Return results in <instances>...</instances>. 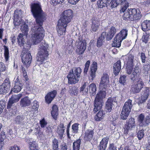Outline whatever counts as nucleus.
<instances>
[{"label":"nucleus","mask_w":150,"mask_h":150,"mask_svg":"<svg viewBox=\"0 0 150 150\" xmlns=\"http://www.w3.org/2000/svg\"><path fill=\"white\" fill-rule=\"evenodd\" d=\"M22 12L21 10H16L14 11L13 18V23L16 27L22 24L21 29L22 33H20L18 36L17 39L18 44L21 46H23L25 43V39L27 38L29 30L28 26L24 23L21 19Z\"/></svg>","instance_id":"nucleus-1"},{"label":"nucleus","mask_w":150,"mask_h":150,"mask_svg":"<svg viewBox=\"0 0 150 150\" xmlns=\"http://www.w3.org/2000/svg\"><path fill=\"white\" fill-rule=\"evenodd\" d=\"M31 11L35 18L36 25L42 26L45 19L46 15L42 9L40 4L38 2L33 4L31 6Z\"/></svg>","instance_id":"nucleus-2"},{"label":"nucleus","mask_w":150,"mask_h":150,"mask_svg":"<svg viewBox=\"0 0 150 150\" xmlns=\"http://www.w3.org/2000/svg\"><path fill=\"white\" fill-rule=\"evenodd\" d=\"M32 32V39L29 41L28 45H36L40 42L43 39L45 35L44 30L42 26L34 25L31 30Z\"/></svg>","instance_id":"nucleus-3"},{"label":"nucleus","mask_w":150,"mask_h":150,"mask_svg":"<svg viewBox=\"0 0 150 150\" xmlns=\"http://www.w3.org/2000/svg\"><path fill=\"white\" fill-rule=\"evenodd\" d=\"M48 45L43 41L39 46L40 50L38 51L37 57V61L40 62V64H42L43 62L47 60L49 55L47 49Z\"/></svg>","instance_id":"nucleus-4"},{"label":"nucleus","mask_w":150,"mask_h":150,"mask_svg":"<svg viewBox=\"0 0 150 150\" xmlns=\"http://www.w3.org/2000/svg\"><path fill=\"white\" fill-rule=\"evenodd\" d=\"M81 72V69L79 67L73 68L70 70L67 76L68 83L70 84L77 83L80 77V75Z\"/></svg>","instance_id":"nucleus-5"},{"label":"nucleus","mask_w":150,"mask_h":150,"mask_svg":"<svg viewBox=\"0 0 150 150\" xmlns=\"http://www.w3.org/2000/svg\"><path fill=\"white\" fill-rule=\"evenodd\" d=\"M100 91L97 94L95 100L94 108L93 111L96 112L101 109L103 105L102 99L105 98L106 89H100Z\"/></svg>","instance_id":"nucleus-6"},{"label":"nucleus","mask_w":150,"mask_h":150,"mask_svg":"<svg viewBox=\"0 0 150 150\" xmlns=\"http://www.w3.org/2000/svg\"><path fill=\"white\" fill-rule=\"evenodd\" d=\"M116 30L113 27L111 28L110 31L108 33L106 34V33L103 32L101 34V35L98 38L97 41V46L98 47H100L102 45L103 43L105 41V38H106L108 40H111L113 37L115 33Z\"/></svg>","instance_id":"nucleus-7"},{"label":"nucleus","mask_w":150,"mask_h":150,"mask_svg":"<svg viewBox=\"0 0 150 150\" xmlns=\"http://www.w3.org/2000/svg\"><path fill=\"white\" fill-rule=\"evenodd\" d=\"M23 96L22 93H20L13 96L9 99L7 105V108L9 109V111L11 112V116L14 115L16 114V108L13 106V104L18 102Z\"/></svg>","instance_id":"nucleus-8"},{"label":"nucleus","mask_w":150,"mask_h":150,"mask_svg":"<svg viewBox=\"0 0 150 150\" xmlns=\"http://www.w3.org/2000/svg\"><path fill=\"white\" fill-rule=\"evenodd\" d=\"M110 2L111 6L114 8L117 5L122 3V0H98V6L99 8H102L109 4Z\"/></svg>","instance_id":"nucleus-9"},{"label":"nucleus","mask_w":150,"mask_h":150,"mask_svg":"<svg viewBox=\"0 0 150 150\" xmlns=\"http://www.w3.org/2000/svg\"><path fill=\"white\" fill-rule=\"evenodd\" d=\"M132 106V100L128 99L122 107V120L127 119L131 111Z\"/></svg>","instance_id":"nucleus-10"},{"label":"nucleus","mask_w":150,"mask_h":150,"mask_svg":"<svg viewBox=\"0 0 150 150\" xmlns=\"http://www.w3.org/2000/svg\"><path fill=\"white\" fill-rule=\"evenodd\" d=\"M75 46L76 53L79 54H82L86 48V43L85 40L79 38L76 42Z\"/></svg>","instance_id":"nucleus-11"},{"label":"nucleus","mask_w":150,"mask_h":150,"mask_svg":"<svg viewBox=\"0 0 150 150\" xmlns=\"http://www.w3.org/2000/svg\"><path fill=\"white\" fill-rule=\"evenodd\" d=\"M122 12L123 14L122 15V18L125 20H129L131 21V10L129 9L126 10L127 8L129 7V3L126 0L122 1Z\"/></svg>","instance_id":"nucleus-12"},{"label":"nucleus","mask_w":150,"mask_h":150,"mask_svg":"<svg viewBox=\"0 0 150 150\" xmlns=\"http://www.w3.org/2000/svg\"><path fill=\"white\" fill-rule=\"evenodd\" d=\"M73 17V12L71 9L65 10L62 14V16L59 20L63 23L68 24L71 21Z\"/></svg>","instance_id":"nucleus-13"},{"label":"nucleus","mask_w":150,"mask_h":150,"mask_svg":"<svg viewBox=\"0 0 150 150\" xmlns=\"http://www.w3.org/2000/svg\"><path fill=\"white\" fill-rule=\"evenodd\" d=\"M134 56L131 54L129 55L127 59L126 63L125 62L124 65L126 67V69L127 74H129L132 72L133 69L134 64Z\"/></svg>","instance_id":"nucleus-14"},{"label":"nucleus","mask_w":150,"mask_h":150,"mask_svg":"<svg viewBox=\"0 0 150 150\" xmlns=\"http://www.w3.org/2000/svg\"><path fill=\"white\" fill-rule=\"evenodd\" d=\"M137 120L140 126H147L150 123V115L147 116L145 118L144 115L141 113L138 116Z\"/></svg>","instance_id":"nucleus-15"},{"label":"nucleus","mask_w":150,"mask_h":150,"mask_svg":"<svg viewBox=\"0 0 150 150\" xmlns=\"http://www.w3.org/2000/svg\"><path fill=\"white\" fill-rule=\"evenodd\" d=\"M22 60L23 64L27 67L31 63L32 57L30 53L28 51L23 50L22 54Z\"/></svg>","instance_id":"nucleus-16"},{"label":"nucleus","mask_w":150,"mask_h":150,"mask_svg":"<svg viewBox=\"0 0 150 150\" xmlns=\"http://www.w3.org/2000/svg\"><path fill=\"white\" fill-rule=\"evenodd\" d=\"M130 10H131V21L137 22L140 20L142 15L140 10L136 8H130Z\"/></svg>","instance_id":"nucleus-17"},{"label":"nucleus","mask_w":150,"mask_h":150,"mask_svg":"<svg viewBox=\"0 0 150 150\" xmlns=\"http://www.w3.org/2000/svg\"><path fill=\"white\" fill-rule=\"evenodd\" d=\"M135 126L136 124L135 119L134 118H132V117L130 118L128 122H127L126 124L124 125V133L125 134H128L129 131L132 129Z\"/></svg>","instance_id":"nucleus-18"},{"label":"nucleus","mask_w":150,"mask_h":150,"mask_svg":"<svg viewBox=\"0 0 150 150\" xmlns=\"http://www.w3.org/2000/svg\"><path fill=\"white\" fill-rule=\"evenodd\" d=\"M109 76L108 74H104L101 77L100 82L99 85L100 89H106L109 84Z\"/></svg>","instance_id":"nucleus-19"},{"label":"nucleus","mask_w":150,"mask_h":150,"mask_svg":"<svg viewBox=\"0 0 150 150\" xmlns=\"http://www.w3.org/2000/svg\"><path fill=\"white\" fill-rule=\"evenodd\" d=\"M68 24L63 23L62 22L58 21V23L57 25V30L58 34L59 35H65L66 31V27Z\"/></svg>","instance_id":"nucleus-20"},{"label":"nucleus","mask_w":150,"mask_h":150,"mask_svg":"<svg viewBox=\"0 0 150 150\" xmlns=\"http://www.w3.org/2000/svg\"><path fill=\"white\" fill-rule=\"evenodd\" d=\"M144 83L140 80L137 81V83L135 85L132 86L131 89V91L134 93H138L143 87Z\"/></svg>","instance_id":"nucleus-21"},{"label":"nucleus","mask_w":150,"mask_h":150,"mask_svg":"<svg viewBox=\"0 0 150 150\" xmlns=\"http://www.w3.org/2000/svg\"><path fill=\"white\" fill-rule=\"evenodd\" d=\"M122 41V32L117 34L116 37L114 38V41L112 43V46L113 47H119L121 45Z\"/></svg>","instance_id":"nucleus-22"},{"label":"nucleus","mask_w":150,"mask_h":150,"mask_svg":"<svg viewBox=\"0 0 150 150\" xmlns=\"http://www.w3.org/2000/svg\"><path fill=\"white\" fill-rule=\"evenodd\" d=\"M57 93V91L55 90L48 93L45 97L46 102L47 103H50L55 97Z\"/></svg>","instance_id":"nucleus-23"},{"label":"nucleus","mask_w":150,"mask_h":150,"mask_svg":"<svg viewBox=\"0 0 150 150\" xmlns=\"http://www.w3.org/2000/svg\"><path fill=\"white\" fill-rule=\"evenodd\" d=\"M10 82L8 81L3 83L0 86V94L6 93L10 89Z\"/></svg>","instance_id":"nucleus-24"},{"label":"nucleus","mask_w":150,"mask_h":150,"mask_svg":"<svg viewBox=\"0 0 150 150\" xmlns=\"http://www.w3.org/2000/svg\"><path fill=\"white\" fill-rule=\"evenodd\" d=\"M31 100L28 96H26L21 99L20 101V105L23 107L30 106L31 103Z\"/></svg>","instance_id":"nucleus-25"},{"label":"nucleus","mask_w":150,"mask_h":150,"mask_svg":"<svg viewBox=\"0 0 150 150\" xmlns=\"http://www.w3.org/2000/svg\"><path fill=\"white\" fill-rule=\"evenodd\" d=\"M100 23L97 18H93L92 19V24L91 26V29L93 32L97 31L99 28Z\"/></svg>","instance_id":"nucleus-26"},{"label":"nucleus","mask_w":150,"mask_h":150,"mask_svg":"<svg viewBox=\"0 0 150 150\" xmlns=\"http://www.w3.org/2000/svg\"><path fill=\"white\" fill-rule=\"evenodd\" d=\"M141 70L138 67H135L132 73L131 74L130 77L131 80L133 81V82L136 80L137 75H140Z\"/></svg>","instance_id":"nucleus-27"},{"label":"nucleus","mask_w":150,"mask_h":150,"mask_svg":"<svg viewBox=\"0 0 150 150\" xmlns=\"http://www.w3.org/2000/svg\"><path fill=\"white\" fill-rule=\"evenodd\" d=\"M23 86V84L16 79L15 81L14 86L12 91L15 93H18L21 91L22 88Z\"/></svg>","instance_id":"nucleus-28"},{"label":"nucleus","mask_w":150,"mask_h":150,"mask_svg":"<svg viewBox=\"0 0 150 150\" xmlns=\"http://www.w3.org/2000/svg\"><path fill=\"white\" fill-rule=\"evenodd\" d=\"M141 28L145 32L150 30V20H144L141 24Z\"/></svg>","instance_id":"nucleus-29"},{"label":"nucleus","mask_w":150,"mask_h":150,"mask_svg":"<svg viewBox=\"0 0 150 150\" xmlns=\"http://www.w3.org/2000/svg\"><path fill=\"white\" fill-rule=\"evenodd\" d=\"M121 62L118 60L114 64L113 66V73L115 75H117L120 72L121 68Z\"/></svg>","instance_id":"nucleus-30"},{"label":"nucleus","mask_w":150,"mask_h":150,"mask_svg":"<svg viewBox=\"0 0 150 150\" xmlns=\"http://www.w3.org/2000/svg\"><path fill=\"white\" fill-rule=\"evenodd\" d=\"M26 142L28 143L30 145V150H38V146L35 141H33L32 139L26 138Z\"/></svg>","instance_id":"nucleus-31"},{"label":"nucleus","mask_w":150,"mask_h":150,"mask_svg":"<svg viewBox=\"0 0 150 150\" xmlns=\"http://www.w3.org/2000/svg\"><path fill=\"white\" fill-rule=\"evenodd\" d=\"M108 141V138L106 137L103 138L100 142L99 146V150H105Z\"/></svg>","instance_id":"nucleus-32"},{"label":"nucleus","mask_w":150,"mask_h":150,"mask_svg":"<svg viewBox=\"0 0 150 150\" xmlns=\"http://www.w3.org/2000/svg\"><path fill=\"white\" fill-rule=\"evenodd\" d=\"M114 98H110L106 102L105 109L107 112H110L111 111L113 107V102H114Z\"/></svg>","instance_id":"nucleus-33"},{"label":"nucleus","mask_w":150,"mask_h":150,"mask_svg":"<svg viewBox=\"0 0 150 150\" xmlns=\"http://www.w3.org/2000/svg\"><path fill=\"white\" fill-rule=\"evenodd\" d=\"M93 131L89 129L86 130L85 133L84 139L89 141L91 140L93 138Z\"/></svg>","instance_id":"nucleus-34"},{"label":"nucleus","mask_w":150,"mask_h":150,"mask_svg":"<svg viewBox=\"0 0 150 150\" xmlns=\"http://www.w3.org/2000/svg\"><path fill=\"white\" fill-rule=\"evenodd\" d=\"M65 131L64 125L61 123L58 127L57 132L59 136V138L62 139L64 135Z\"/></svg>","instance_id":"nucleus-35"},{"label":"nucleus","mask_w":150,"mask_h":150,"mask_svg":"<svg viewBox=\"0 0 150 150\" xmlns=\"http://www.w3.org/2000/svg\"><path fill=\"white\" fill-rule=\"evenodd\" d=\"M58 109L57 106L54 105L52 107L51 114L53 118L55 120L57 119V116L58 115Z\"/></svg>","instance_id":"nucleus-36"},{"label":"nucleus","mask_w":150,"mask_h":150,"mask_svg":"<svg viewBox=\"0 0 150 150\" xmlns=\"http://www.w3.org/2000/svg\"><path fill=\"white\" fill-rule=\"evenodd\" d=\"M149 89L146 88L141 93V99L144 101L146 100L148 98L149 94Z\"/></svg>","instance_id":"nucleus-37"},{"label":"nucleus","mask_w":150,"mask_h":150,"mask_svg":"<svg viewBox=\"0 0 150 150\" xmlns=\"http://www.w3.org/2000/svg\"><path fill=\"white\" fill-rule=\"evenodd\" d=\"M96 85L94 83H92L89 85V91L93 96H94L96 94Z\"/></svg>","instance_id":"nucleus-38"},{"label":"nucleus","mask_w":150,"mask_h":150,"mask_svg":"<svg viewBox=\"0 0 150 150\" xmlns=\"http://www.w3.org/2000/svg\"><path fill=\"white\" fill-rule=\"evenodd\" d=\"M6 138V136L5 132L2 131L0 133V150L2 149V147L4 145L3 141Z\"/></svg>","instance_id":"nucleus-39"},{"label":"nucleus","mask_w":150,"mask_h":150,"mask_svg":"<svg viewBox=\"0 0 150 150\" xmlns=\"http://www.w3.org/2000/svg\"><path fill=\"white\" fill-rule=\"evenodd\" d=\"M4 56L6 62L8 61L9 59V52L8 48L6 46H4Z\"/></svg>","instance_id":"nucleus-40"},{"label":"nucleus","mask_w":150,"mask_h":150,"mask_svg":"<svg viewBox=\"0 0 150 150\" xmlns=\"http://www.w3.org/2000/svg\"><path fill=\"white\" fill-rule=\"evenodd\" d=\"M81 143V140L79 139L73 143V150H79Z\"/></svg>","instance_id":"nucleus-41"},{"label":"nucleus","mask_w":150,"mask_h":150,"mask_svg":"<svg viewBox=\"0 0 150 150\" xmlns=\"http://www.w3.org/2000/svg\"><path fill=\"white\" fill-rule=\"evenodd\" d=\"M52 147L53 150H59L58 141L56 139L52 141Z\"/></svg>","instance_id":"nucleus-42"},{"label":"nucleus","mask_w":150,"mask_h":150,"mask_svg":"<svg viewBox=\"0 0 150 150\" xmlns=\"http://www.w3.org/2000/svg\"><path fill=\"white\" fill-rule=\"evenodd\" d=\"M103 114L102 111H100L95 116V118L96 121L100 120V119L102 118Z\"/></svg>","instance_id":"nucleus-43"},{"label":"nucleus","mask_w":150,"mask_h":150,"mask_svg":"<svg viewBox=\"0 0 150 150\" xmlns=\"http://www.w3.org/2000/svg\"><path fill=\"white\" fill-rule=\"evenodd\" d=\"M39 107V105L38 103L36 100H35L33 101V105L32 106V111H37Z\"/></svg>","instance_id":"nucleus-44"},{"label":"nucleus","mask_w":150,"mask_h":150,"mask_svg":"<svg viewBox=\"0 0 150 150\" xmlns=\"http://www.w3.org/2000/svg\"><path fill=\"white\" fill-rule=\"evenodd\" d=\"M87 83L85 82L83 85L81 87L80 91H83L84 94H86L88 91V89L87 88H86L87 86Z\"/></svg>","instance_id":"nucleus-45"},{"label":"nucleus","mask_w":150,"mask_h":150,"mask_svg":"<svg viewBox=\"0 0 150 150\" xmlns=\"http://www.w3.org/2000/svg\"><path fill=\"white\" fill-rule=\"evenodd\" d=\"M79 124L78 123H75L72 125V130L73 132L75 133L78 132L79 130Z\"/></svg>","instance_id":"nucleus-46"},{"label":"nucleus","mask_w":150,"mask_h":150,"mask_svg":"<svg viewBox=\"0 0 150 150\" xmlns=\"http://www.w3.org/2000/svg\"><path fill=\"white\" fill-rule=\"evenodd\" d=\"M144 135V130L143 129L139 130L137 133V137L139 140L142 139Z\"/></svg>","instance_id":"nucleus-47"},{"label":"nucleus","mask_w":150,"mask_h":150,"mask_svg":"<svg viewBox=\"0 0 150 150\" xmlns=\"http://www.w3.org/2000/svg\"><path fill=\"white\" fill-rule=\"evenodd\" d=\"M23 120V117L18 116L15 118L14 121L16 124H22Z\"/></svg>","instance_id":"nucleus-48"},{"label":"nucleus","mask_w":150,"mask_h":150,"mask_svg":"<svg viewBox=\"0 0 150 150\" xmlns=\"http://www.w3.org/2000/svg\"><path fill=\"white\" fill-rule=\"evenodd\" d=\"M149 35L146 33L143 35L141 38L142 42L145 44H146L148 42L149 39Z\"/></svg>","instance_id":"nucleus-49"},{"label":"nucleus","mask_w":150,"mask_h":150,"mask_svg":"<svg viewBox=\"0 0 150 150\" xmlns=\"http://www.w3.org/2000/svg\"><path fill=\"white\" fill-rule=\"evenodd\" d=\"M97 69V64L96 62H93L91 65L90 70L96 71Z\"/></svg>","instance_id":"nucleus-50"},{"label":"nucleus","mask_w":150,"mask_h":150,"mask_svg":"<svg viewBox=\"0 0 150 150\" xmlns=\"http://www.w3.org/2000/svg\"><path fill=\"white\" fill-rule=\"evenodd\" d=\"M90 62L89 60L85 64V68L84 70V74H86L88 69Z\"/></svg>","instance_id":"nucleus-51"},{"label":"nucleus","mask_w":150,"mask_h":150,"mask_svg":"<svg viewBox=\"0 0 150 150\" xmlns=\"http://www.w3.org/2000/svg\"><path fill=\"white\" fill-rule=\"evenodd\" d=\"M40 123L41 127L42 128H44L47 125V122L45 120L44 118H43L40 121Z\"/></svg>","instance_id":"nucleus-52"},{"label":"nucleus","mask_w":150,"mask_h":150,"mask_svg":"<svg viewBox=\"0 0 150 150\" xmlns=\"http://www.w3.org/2000/svg\"><path fill=\"white\" fill-rule=\"evenodd\" d=\"M21 70L23 73V76L24 78V79L26 81H28V77L27 73L25 70V69L23 67H22Z\"/></svg>","instance_id":"nucleus-53"},{"label":"nucleus","mask_w":150,"mask_h":150,"mask_svg":"<svg viewBox=\"0 0 150 150\" xmlns=\"http://www.w3.org/2000/svg\"><path fill=\"white\" fill-rule=\"evenodd\" d=\"M140 58L142 62L143 63H144L146 61V57L144 53H141Z\"/></svg>","instance_id":"nucleus-54"},{"label":"nucleus","mask_w":150,"mask_h":150,"mask_svg":"<svg viewBox=\"0 0 150 150\" xmlns=\"http://www.w3.org/2000/svg\"><path fill=\"white\" fill-rule=\"evenodd\" d=\"M128 30L126 29H122V40L125 39L127 36Z\"/></svg>","instance_id":"nucleus-55"},{"label":"nucleus","mask_w":150,"mask_h":150,"mask_svg":"<svg viewBox=\"0 0 150 150\" xmlns=\"http://www.w3.org/2000/svg\"><path fill=\"white\" fill-rule=\"evenodd\" d=\"M6 69V67L4 63L2 62H0V70L3 71H5Z\"/></svg>","instance_id":"nucleus-56"},{"label":"nucleus","mask_w":150,"mask_h":150,"mask_svg":"<svg viewBox=\"0 0 150 150\" xmlns=\"http://www.w3.org/2000/svg\"><path fill=\"white\" fill-rule=\"evenodd\" d=\"M96 71L90 70V76L92 80H93L96 77Z\"/></svg>","instance_id":"nucleus-57"},{"label":"nucleus","mask_w":150,"mask_h":150,"mask_svg":"<svg viewBox=\"0 0 150 150\" xmlns=\"http://www.w3.org/2000/svg\"><path fill=\"white\" fill-rule=\"evenodd\" d=\"M150 65L149 64L144 65V70L145 72H148L149 71Z\"/></svg>","instance_id":"nucleus-58"},{"label":"nucleus","mask_w":150,"mask_h":150,"mask_svg":"<svg viewBox=\"0 0 150 150\" xmlns=\"http://www.w3.org/2000/svg\"><path fill=\"white\" fill-rule=\"evenodd\" d=\"M71 93L72 94L76 95L78 93V89L75 87H73L72 89Z\"/></svg>","instance_id":"nucleus-59"},{"label":"nucleus","mask_w":150,"mask_h":150,"mask_svg":"<svg viewBox=\"0 0 150 150\" xmlns=\"http://www.w3.org/2000/svg\"><path fill=\"white\" fill-rule=\"evenodd\" d=\"M109 150H117L116 147L113 144H110L109 147Z\"/></svg>","instance_id":"nucleus-60"},{"label":"nucleus","mask_w":150,"mask_h":150,"mask_svg":"<svg viewBox=\"0 0 150 150\" xmlns=\"http://www.w3.org/2000/svg\"><path fill=\"white\" fill-rule=\"evenodd\" d=\"M69 3L72 4H75L80 0H67Z\"/></svg>","instance_id":"nucleus-61"},{"label":"nucleus","mask_w":150,"mask_h":150,"mask_svg":"<svg viewBox=\"0 0 150 150\" xmlns=\"http://www.w3.org/2000/svg\"><path fill=\"white\" fill-rule=\"evenodd\" d=\"M67 148L66 144L65 143L63 144L61 146L60 150H67Z\"/></svg>","instance_id":"nucleus-62"},{"label":"nucleus","mask_w":150,"mask_h":150,"mask_svg":"<svg viewBox=\"0 0 150 150\" xmlns=\"http://www.w3.org/2000/svg\"><path fill=\"white\" fill-rule=\"evenodd\" d=\"M115 116V115H113L112 116H111V117H110V120L111 121H114L115 120L117 117Z\"/></svg>","instance_id":"nucleus-63"},{"label":"nucleus","mask_w":150,"mask_h":150,"mask_svg":"<svg viewBox=\"0 0 150 150\" xmlns=\"http://www.w3.org/2000/svg\"><path fill=\"white\" fill-rule=\"evenodd\" d=\"M10 150H18V147L16 145H14L13 146L11 147L10 149Z\"/></svg>","instance_id":"nucleus-64"}]
</instances>
